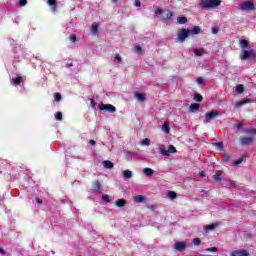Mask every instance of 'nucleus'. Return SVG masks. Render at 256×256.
<instances>
[{"label": "nucleus", "mask_w": 256, "mask_h": 256, "mask_svg": "<svg viewBox=\"0 0 256 256\" xmlns=\"http://www.w3.org/2000/svg\"><path fill=\"white\" fill-rule=\"evenodd\" d=\"M201 33V27L194 26L191 29L182 28L178 31L177 39L180 43H185V39L189 37V35H199Z\"/></svg>", "instance_id": "f257e3e1"}, {"label": "nucleus", "mask_w": 256, "mask_h": 256, "mask_svg": "<svg viewBox=\"0 0 256 256\" xmlns=\"http://www.w3.org/2000/svg\"><path fill=\"white\" fill-rule=\"evenodd\" d=\"M203 9H217L221 5V0H202Z\"/></svg>", "instance_id": "f03ea898"}, {"label": "nucleus", "mask_w": 256, "mask_h": 256, "mask_svg": "<svg viewBox=\"0 0 256 256\" xmlns=\"http://www.w3.org/2000/svg\"><path fill=\"white\" fill-rule=\"evenodd\" d=\"M256 52L255 50H242L240 54L241 61H247L248 59H255Z\"/></svg>", "instance_id": "7ed1b4c3"}, {"label": "nucleus", "mask_w": 256, "mask_h": 256, "mask_svg": "<svg viewBox=\"0 0 256 256\" xmlns=\"http://www.w3.org/2000/svg\"><path fill=\"white\" fill-rule=\"evenodd\" d=\"M159 153L160 155L169 157V155H171L172 153H177V148H175V146L173 145H169L168 150H165V147L163 145H160Z\"/></svg>", "instance_id": "20e7f679"}, {"label": "nucleus", "mask_w": 256, "mask_h": 256, "mask_svg": "<svg viewBox=\"0 0 256 256\" xmlns=\"http://www.w3.org/2000/svg\"><path fill=\"white\" fill-rule=\"evenodd\" d=\"M219 115H221V112L215 111V110H212V111L206 113L204 115V117L206 119V123H211V121H215V119H217V117H219Z\"/></svg>", "instance_id": "39448f33"}, {"label": "nucleus", "mask_w": 256, "mask_h": 256, "mask_svg": "<svg viewBox=\"0 0 256 256\" xmlns=\"http://www.w3.org/2000/svg\"><path fill=\"white\" fill-rule=\"evenodd\" d=\"M98 107L100 111H108V113H115V111H117V108H115V106L111 104H104L103 102H101Z\"/></svg>", "instance_id": "423d86ee"}, {"label": "nucleus", "mask_w": 256, "mask_h": 256, "mask_svg": "<svg viewBox=\"0 0 256 256\" xmlns=\"http://www.w3.org/2000/svg\"><path fill=\"white\" fill-rule=\"evenodd\" d=\"M239 143H240L241 147L253 145V143H255V138H253V137H240Z\"/></svg>", "instance_id": "0eeeda50"}, {"label": "nucleus", "mask_w": 256, "mask_h": 256, "mask_svg": "<svg viewBox=\"0 0 256 256\" xmlns=\"http://www.w3.org/2000/svg\"><path fill=\"white\" fill-rule=\"evenodd\" d=\"M241 11H253L255 9V4L251 1L244 2L240 4Z\"/></svg>", "instance_id": "6e6552de"}, {"label": "nucleus", "mask_w": 256, "mask_h": 256, "mask_svg": "<svg viewBox=\"0 0 256 256\" xmlns=\"http://www.w3.org/2000/svg\"><path fill=\"white\" fill-rule=\"evenodd\" d=\"M92 191L96 195L101 193V182L99 180H96L92 185Z\"/></svg>", "instance_id": "1a4fd4ad"}, {"label": "nucleus", "mask_w": 256, "mask_h": 256, "mask_svg": "<svg viewBox=\"0 0 256 256\" xmlns=\"http://www.w3.org/2000/svg\"><path fill=\"white\" fill-rule=\"evenodd\" d=\"M249 252L245 249L232 251L230 256H249Z\"/></svg>", "instance_id": "9d476101"}, {"label": "nucleus", "mask_w": 256, "mask_h": 256, "mask_svg": "<svg viewBox=\"0 0 256 256\" xmlns=\"http://www.w3.org/2000/svg\"><path fill=\"white\" fill-rule=\"evenodd\" d=\"M174 249H176V251H185L187 249V244L185 242H176Z\"/></svg>", "instance_id": "9b49d317"}, {"label": "nucleus", "mask_w": 256, "mask_h": 256, "mask_svg": "<svg viewBox=\"0 0 256 256\" xmlns=\"http://www.w3.org/2000/svg\"><path fill=\"white\" fill-rule=\"evenodd\" d=\"M253 100L251 99H242L240 101H237L235 104V108L239 109V107H243V105H247V103H252Z\"/></svg>", "instance_id": "f8f14e48"}, {"label": "nucleus", "mask_w": 256, "mask_h": 256, "mask_svg": "<svg viewBox=\"0 0 256 256\" xmlns=\"http://www.w3.org/2000/svg\"><path fill=\"white\" fill-rule=\"evenodd\" d=\"M222 177H223V171L221 170H217L213 175V179L214 181H216V183H220V181H222L223 179Z\"/></svg>", "instance_id": "ddd939ff"}, {"label": "nucleus", "mask_w": 256, "mask_h": 256, "mask_svg": "<svg viewBox=\"0 0 256 256\" xmlns=\"http://www.w3.org/2000/svg\"><path fill=\"white\" fill-rule=\"evenodd\" d=\"M135 97H136L137 101H139L140 103H145L147 101V98L145 97V95H143L139 92L135 93Z\"/></svg>", "instance_id": "4468645a"}, {"label": "nucleus", "mask_w": 256, "mask_h": 256, "mask_svg": "<svg viewBox=\"0 0 256 256\" xmlns=\"http://www.w3.org/2000/svg\"><path fill=\"white\" fill-rule=\"evenodd\" d=\"M102 165L105 169H113V167H115V164L109 160L103 161Z\"/></svg>", "instance_id": "2eb2a0df"}, {"label": "nucleus", "mask_w": 256, "mask_h": 256, "mask_svg": "<svg viewBox=\"0 0 256 256\" xmlns=\"http://www.w3.org/2000/svg\"><path fill=\"white\" fill-rule=\"evenodd\" d=\"M143 173L146 175V177H153V175H155V170L151 168H144Z\"/></svg>", "instance_id": "dca6fc26"}, {"label": "nucleus", "mask_w": 256, "mask_h": 256, "mask_svg": "<svg viewBox=\"0 0 256 256\" xmlns=\"http://www.w3.org/2000/svg\"><path fill=\"white\" fill-rule=\"evenodd\" d=\"M239 45H240L241 49H243V50L249 49V41H247L245 39L239 40Z\"/></svg>", "instance_id": "f3484780"}, {"label": "nucleus", "mask_w": 256, "mask_h": 256, "mask_svg": "<svg viewBox=\"0 0 256 256\" xmlns=\"http://www.w3.org/2000/svg\"><path fill=\"white\" fill-rule=\"evenodd\" d=\"M217 227H219V224L215 223V224H209L204 226V231H213L215 229H217Z\"/></svg>", "instance_id": "a211bd4d"}, {"label": "nucleus", "mask_w": 256, "mask_h": 256, "mask_svg": "<svg viewBox=\"0 0 256 256\" xmlns=\"http://www.w3.org/2000/svg\"><path fill=\"white\" fill-rule=\"evenodd\" d=\"M200 107H201V106H200L199 104H197V103H192V104L190 105V107H189V111H190L191 113H195V112H197V111L199 110Z\"/></svg>", "instance_id": "6ab92c4d"}, {"label": "nucleus", "mask_w": 256, "mask_h": 256, "mask_svg": "<svg viewBox=\"0 0 256 256\" xmlns=\"http://www.w3.org/2000/svg\"><path fill=\"white\" fill-rule=\"evenodd\" d=\"M47 3L53 11H57V0H48Z\"/></svg>", "instance_id": "aec40b11"}, {"label": "nucleus", "mask_w": 256, "mask_h": 256, "mask_svg": "<svg viewBox=\"0 0 256 256\" xmlns=\"http://www.w3.org/2000/svg\"><path fill=\"white\" fill-rule=\"evenodd\" d=\"M116 207H125L127 205V201L125 199H118L115 202Z\"/></svg>", "instance_id": "412c9836"}, {"label": "nucleus", "mask_w": 256, "mask_h": 256, "mask_svg": "<svg viewBox=\"0 0 256 256\" xmlns=\"http://www.w3.org/2000/svg\"><path fill=\"white\" fill-rule=\"evenodd\" d=\"M123 177L124 179H131V177H133V172H131V170H124Z\"/></svg>", "instance_id": "4be33fe9"}, {"label": "nucleus", "mask_w": 256, "mask_h": 256, "mask_svg": "<svg viewBox=\"0 0 256 256\" xmlns=\"http://www.w3.org/2000/svg\"><path fill=\"white\" fill-rule=\"evenodd\" d=\"M23 81V77L18 76L16 78H12L13 85H21V82Z\"/></svg>", "instance_id": "5701e85b"}, {"label": "nucleus", "mask_w": 256, "mask_h": 256, "mask_svg": "<svg viewBox=\"0 0 256 256\" xmlns=\"http://www.w3.org/2000/svg\"><path fill=\"white\" fill-rule=\"evenodd\" d=\"M245 159H247V156L243 155L241 158H239L238 160L234 161L233 165L235 167H237V165H241V163H243V161H245Z\"/></svg>", "instance_id": "b1692460"}, {"label": "nucleus", "mask_w": 256, "mask_h": 256, "mask_svg": "<svg viewBox=\"0 0 256 256\" xmlns=\"http://www.w3.org/2000/svg\"><path fill=\"white\" fill-rule=\"evenodd\" d=\"M135 203H143L145 201V196L143 195H137L134 197Z\"/></svg>", "instance_id": "393cba45"}, {"label": "nucleus", "mask_w": 256, "mask_h": 256, "mask_svg": "<svg viewBox=\"0 0 256 256\" xmlns=\"http://www.w3.org/2000/svg\"><path fill=\"white\" fill-rule=\"evenodd\" d=\"M177 23L179 25H185V23H187V17L185 16H181L177 18Z\"/></svg>", "instance_id": "a878e982"}, {"label": "nucleus", "mask_w": 256, "mask_h": 256, "mask_svg": "<svg viewBox=\"0 0 256 256\" xmlns=\"http://www.w3.org/2000/svg\"><path fill=\"white\" fill-rule=\"evenodd\" d=\"M236 92L239 93L241 95V93L245 92V86L243 84H238L236 86Z\"/></svg>", "instance_id": "bb28decb"}, {"label": "nucleus", "mask_w": 256, "mask_h": 256, "mask_svg": "<svg viewBox=\"0 0 256 256\" xmlns=\"http://www.w3.org/2000/svg\"><path fill=\"white\" fill-rule=\"evenodd\" d=\"M244 133H247L250 136L256 135V129L253 128H246L244 129Z\"/></svg>", "instance_id": "cd10ccee"}, {"label": "nucleus", "mask_w": 256, "mask_h": 256, "mask_svg": "<svg viewBox=\"0 0 256 256\" xmlns=\"http://www.w3.org/2000/svg\"><path fill=\"white\" fill-rule=\"evenodd\" d=\"M162 130L164 131V133H170L171 128L169 127V122H165L162 126Z\"/></svg>", "instance_id": "c85d7f7f"}, {"label": "nucleus", "mask_w": 256, "mask_h": 256, "mask_svg": "<svg viewBox=\"0 0 256 256\" xmlns=\"http://www.w3.org/2000/svg\"><path fill=\"white\" fill-rule=\"evenodd\" d=\"M222 160L224 163H229V161H231V155L225 153L223 156H222Z\"/></svg>", "instance_id": "c756f323"}, {"label": "nucleus", "mask_w": 256, "mask_h": 256, "mask_svg": "<svg viewBox=\"0 0 256 256\" xmlns=\"http://www.w3.org/2000/svg\"><path fill=\"white\" fill-rule=\"evenodd\" d=\"M55 119H56V121H63V113L56 112L55 113Z\"/></svg>", "instance_id": "7c9ffc66"}, {"label": "nucleus", "mask_w": 256, "mask_h": 256, "mask_svg": "<svg viewBox=\"0 0 256 256\" xmlns=\"http://www.w3.org/2000/svg\"><path fill=\"white\" fill-rule=\"evenodd\" d=\"M169 199H177V192L175 191H169L168 192Z\"/></svg>", "instance_id": "2f4dec72"}, {"label": "nucleus", "mask_w": 256, "mask_h": 256, "mask_svg": "<svg viewBox=\"0 0 256 256\" xmlns=\"http://www.w3.org/2000/svg\"><path fill=\"white\" fill-rule=\"evenodd\" d=\"M194 100L197 101V103H201V101H203V96L201 94H195Z\"/></svg>", "instance_id": "473e14b6"}, {"label": "nucleus", "mask_w": 256, "mask_h": 256, "mask_svg": "<svg viewBox=\"0 0 256 256\" xmlns=\"http://www.w3.org/2000/svg\"><path fill=\"white\" fill-rule=\"evenodd\" d=\"M140 145L149 146V145H151V140H150L149 138L143 139V140L140 142Z\"/></svg>", "instance_id": "72a5a7b5"}, {"label": "nucleus", "mask_w": 256, "mask_h": 256, "mask_svg": "<svg viewBox=\"0 0 256 256\" xmlns=\"http://www.w3.org/2000/svg\"><path fill=\"white\" fill-rule=\"evenodd\" d=\"M91 29H92L93 33H97V31H99V25L97 23H93L91 25Z\"/></svg>", "instance_id": "f704fd0d"}, {"label": "nucleus", "mask_w": 256, "mask_h": 256, "mask_svg": "<svg viewBox=\"0 0 256 256\" xmlns=\"http://www.w3.org/2000/svg\"><path fill=\"white\" fill-rule=\"evenodd\" d=\"M54 101H56L57 103L61 101V93L59 92L54 93Z\"/></svg>", "instance_id": "c9c22d12"}, {"label": "nucleus", "mask_w": 256, "mask_h": 256, "mask_svg": "<svg viewBox=\"0 0 256 256\" xmlns=\"http://www.w3.org/2000/svg\"><path fill=\"white\" fill-rule=\"evenodd\" d=\"M102 199H103V201H105L106 203H111V199L109 198V195H107V194L102 195Z\"/></svg>", "instance_id": "e433bc0d"}, {"label": "nucleus", "mask_w": 256, "mask_h": 256, "mask_svg": "<svg viewBox=\"0 0 256 256\" xmlns=\"http://www.w3.org/2000/svg\"><path fill=\"white\" fill-rule=\"evenodd\" d=\"M194 54H195L197 57H201V55H203V50L196 49V50H194Z\"/></svg>", "instance_id": "4c0bfd02"}, {"label": "nucleus", "mask_w": 256, "mask_h": 256, "mask_svg": "<svg viewBox=\"0 0 256 256\" xmlns=\"http://www.w3.org/2000/svg\"><path fill=\"white\" fill-rule=\"evenodd\" d=\"M193 244L196 245L197 247H199V245H201V240L199 238H194Z\"/></svg>", "instance_id": "58836bf2"}, {"label": "nucleus", "mask_w": 256, "mask_h": 256, "mask_svg": "<svg viewBox=\"0 0 256 256\" xmlns=\"http://www.w3.org/2000/svg\"><path fill=\"white\" fill-rule=\"evenodd\" d=\"M212 33L213 35H217V33H219V26L212 27Z\"/></svg>", "instance_id": "ea45409f"}, {"label": "nucleus", "mask_w": 256, "mask_h": 256, "mask_svg": "<svg viewBox=\"0 0 256 256\" xmlns=\"http://www.w3.org/2000/svg\"><path fill=\"white\" fill-rule=\"evenodd\" d=\"M234 127H235V131H239V129H241V127H243V122L235 124Z\"/></svg>", "instance_id": "a19ab883"}, {"label": "nucleus", "mask_w": 256, "mask_h": 256, "mask_svg": "<svg viewBox=\"0 0 256 256\" xmlns=\"http://www.w3.org/2000/svg\"><path fill=\"white\" fill-rule=\"evenodd\" d=\"M154 13H155V15H163V10L161 8H156Z\"/></svg>", "instance_id": "79ce46f5"}, {"label": "nucleus", "mask_w": 256, "mask_h": 256, "mask_svg": "<svg viewBox=\"0 0 256 256\" xmlns=\"http://www.w3.org/2000/svg\"><path fill=\"white\" fill-rule=\"evenodd\" d=\"M69 39L72 43H75V41H77V36L75 34H71Z\"/></svg>", "instance_id": "37998d69"}, {"label": "nucleus", "mask_w": 256, "mask_h": 256, "mask_svg": "<svg viewBox=\"0 0 256 256\" xmlns=\"http://www.w3.org/2000/svg\"><path fill=\"white\" fill-rule=\"evenodd\" d=\"M206 251H210L212 253H215V252L219 251V249L217 247H211V248H208Z\"/></svg>", "instance_id": "c03bdc74"}, {"label": "nucleus", "mask_w": 256, "mask_h": 256, "mask_svg": "<svg viewBox=\"0 0 256 256\" xmlns=\"http://www.w3.org/2000/svg\"><path fill=\"white\" fill-rule=\"evenodd\" d=\"M20 7H25L27 5V0H19Z\"/></svg>", "instance_id": "a18cd8bd"}, {"label": "nucleus", "mask_w": 256, "mask_h": 256, "mask_svg": "<svg viewBox=\"0 0 256 256\" xmlns=\"http://www.w3.org/2000/svg\"><path fill=\"white\" fill-rule=\"evenodd\" d=\"M134 51L135 53H141L142 52L141 46H135Z\"/></svg>", "instance_id": "49530a36"}, {"label": "nucleus", "mask_w": 256, "mask_h": 256, "mask_svg": "<svg viewBox=\"0 0 256 256\" xmlns=\"http://www.w3.org/2000/svg\"><path fill=\"white\" fill-rule=\"evenodd\" d=\"M203 82H204L203 77H198V78H197V83H198V85H203Z\"/></svg>", "instance_id": "de8ad7c7"}, {"label": "nucleus", "mask_w": 256, "mask_h": 256, "mask_svg": "<svg viewBox=\"0 0 256 256\" xmlns=\"http://www.w3.org/2000/svg\"><path fill=\"white\" fill-rule=\"evenodd\" d=\"M115 59H116V61H123V58L119 54L115 55Z\"/></svg>", "instance_id": "09e8293b"}, {"label": "nucleus", "mask_w": 256, "mask_h": 256, "mask_svg": "<svg viewBox=\"0 0 256 256\" xmlns=\"http://www.w3.org/2000/svg\"><path fill=\"white\" fill-rule=\"evenodd\" d=\"M134 5L135 7H141V1L135 0Z\"/></svg>", "instance_id": "8fccbe9b"}, {"label": "nucleus", "mask_w": 256, "mask_h": 256, "mask_svg": "<svg viewBox=\"0 0 256 256\" xmlns=\"http://www.w3.org/2000/svg\"><path fill=\"white\" fill-rule=\"evenodd\" d=\"M166 17H167V19H170L171 17H173V12L169 11V12L166 14Z\"/></svg>", "instance_id": "3c124183"}, {"label": "nucleus", "mask_w": 256, "mask_h": 256, "mask_svg": "<svg viewBox=\"0 0 256 256\" xmlns=\"http://www.w3.org/2000/svg\"><path fill=\"white\" fill-rule=\"evenodd\" d=\"M90 103H91L92 109H95V100L94 99H90Z\"/></svg>", "instance_id": "603ef678"}, {"label": "nucleus", "mask_w": 256, "mask_h": 256, "mask_svg": "<svg viewBox=\"0 0 256 256\" xmlns=\"http://www.w3.org/2000/svg\"><path fill=\"white\" fill-rule=\"evenodd\" d=\"M0 255H7V251L0 247Z\"/></svg>", "instance_id": "864d4df0"}, {"label": "nucleus", "mask_w": 256, "mask_h": 256, "mask_svg": "<svg viewBox=\"0 0 256 256\" xmlns=\"http://www.w3.org/2000/svg\"><path fill=\"white\" fill-rule=\"evenodd\" d=\"M89 145L95 146V145H97V142L95 140H90L89 141Z\"/></svg>", "instance_id": "5fc2aeb1"}, {"label": "nucleus", "mask_w": 256, "mask_h": 256, "mask_svg": "<svg viewBox=\"0 0 256 256\" xmlns=\"http://www.w3.org/2000/svg\"><path fill=\"white\" fill-rule=\"evenodd\" d=\"M217 147H219V149H223V142H218Z\"/></svg>", "instance_id": "6e6d98bb"}, {"label": "nucleus", "mask_w": 256, "mask_h": 256, "mask_svg": "<svg viewBox=\"0 0 256 256\" xmlns=\"http://www.w3.org/2000/svg\"><path fill=\"white\" fill-rule=\"evenodd\" d=\"M36 203H38L39 205H41V204L43 203V200L37 198V199H36Z\"/></svg>", "instance_id": "4d7b16f0"}, {"label": "nucleus", "mask_w": 256, "mask_h": 256, "mask_svg": "<svg viewBox=\"0 0 256 256\" xmlns=\"http://www.w3.org/2000/svg\"><path fill=\"white\" fill-rule=\"evenodd\" d=\"M199 175H200V177H205V171H200Z\"/></svg>", "instance_id": "13d9d810"}, {"label": "nucleus", "mask_w": 256, "mask_h": 256, "mask_svg": "<svg viewBox=\"0 0 256 256\" xmlns=\"http://www.w3.org/2000/svg\"><path fill=\"white\" fill-rule=\"evenodd\" d=\"M111 1H112V3H117L118 0H111Z\"/></svg>", "instance_id": "bf43d9fd"}]
</instances>
